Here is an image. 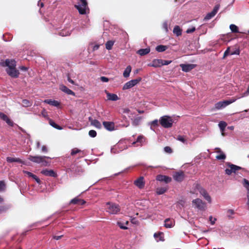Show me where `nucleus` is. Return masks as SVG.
Returning <instances> with one entry per match:
<instances>
[{
	"label": "nucleus",
	"mask_w": 249,
	"mask_h": 249,
	"mask_svg": "<svg viewBox=\"0 0 249 249\" xmlns=\"http://www.w3.org/2000/svg\"><path fill=\"white\" fill-rule=\"evenodd\" d=\"M46 159H50L51 158L45 156H31L29 155L28 159L33 162L41 164L42 166H46L50 164V162L46 160Z\"/></svg>",
	"instance_id": "1"
},
{
	"label": "nucleus",
	"mask_w": 249,
	"mask_h": 249,
	"mask_svg": "<svg viewBox=\"0 0 249 249\" xmlns=\"http://www.w3.org/2000/svg\"><path fill=\"white\" fill-rule=\"evenodd\" d=\"M75 7L78 10L79 14L81 15L86 14L87 11L89 10L87 0H77Z\"/></svg>",
	"instance_id": "2"
},
{
	"label": "nucleus",
	"mask_w": 249,
	"mask_h": 249,
	"mask_svg": "<svg viewBox=\"0 0 249 249\" xmlns=\"http://www.w3.org/2000/svg\"><path fill=\"white\" fill-rule=\"evenodd\" d=\"M159 122L162 127L168 128L172 126L174 121L171 117L165 115L160 118Z\"/></svg>",
	"instance_id": "3"
},
{
	"label": "nucleus",
	"mask_w": 249,
	"mask_h": 249,
	"mask_svg": "<svg viewBox=\"0 0 249 249\" xmlns=\"http://www.w3.org/2000/svg\"><path fill=\"white\" fill-rule=\"evenodd\" d=\"M107 211L110 214H117L120 211V207L119 205L111 202L107 203Z\"/></svg>",
	"instance_id": "4"
},
{
	"label": "nucleus",
	"mask_w": 249,
	"mask_h": 249,
	"mask_svg": "<svg viewBox=\"0 0 249 249\" xmlns=\"http://www.w3.org/2000/svg\"><path fill=\"white\" fill-rule=\"evenodd\" d=\"M192 205L195 209L203 211H205L207 207L206 203L199 198L193 200Z\"/></svg>",
	"instance_id": "5"
},
{
	"label": "nucleus",
	"mask_w": 249,
	"mask_h": 249,
	"mask_svg": "<svg viewBox=\"0 0 249 249\" xmlns=\"http://www.w3.org/2000/svg\"><path fill=\"white\" fill-rule=\"evenodd\" d=\"M237 99V98H232L228 100L218 102L214 105V107L217 110L225 108L230 104L234 102Z\"/></svg>",
	"instance_id": "6"
},
{
	"label": "nucleus",
	"mask_w": 249,
	"mask_h": 249,
	"mask_svg": "<svg viewBox=\"0 0 249 249\" xmlns=\"http://www.w3.org/2000/svg\"><path fill=\"white\" fill-rule=\"evenodd\" d=\"M195 190L196 191H197L199 192V193L204 197V198L208 201V202L211 203L212 201L211 197L207 193L206 190H205L202 187H201L200 185L196 184L195 185Z\"/></svg>",
	"instance_id": "7"
},
{
	"label": "nucleus",
	"mask_w": 249,
	"mask_h": 249,
	"mask_svg": "<svg viewBox=\"0 0 249 249\" xmlns=\"http://www.w3.org/2000/svg\"><path fill=\"white\" fill-rule=\"evenodd\" d=\"M127 148V146L126 144L123 141H120L116 145L111 149V152L113 153H116Z\"/></svg>",
	"instance_id": "8"
},
{
	"label": "nucleus",
	"mask_w": 249,
	"mask_h": 249,
	"mask_svg": "<svg viewBox=\"0 0 249 249\" xmlns=\"http://www.w3.org/2000/svg\"><path fill=\"white\" fill-rule=\"evenodd\" d=\"M142 80V78L139 77L138 78L133 79L126 82L123 86V89L126 90L129 89L138 84Z\"/></svg>",
	"instance_id": "9"
},
{
	"label": "nucleus",
	"mask_w": 249,
	"mask_h": 249,
	"mask_svg": "<svg viewBox=\"0 0 249 249\" xmlns=\"http://www.w3.org/2000/svg\"><path fill=\"white\" fill-rule=\"evenodd\" d=\"M7 74L13 78H17L19 74V71L15 68H7L6 70Z\"/></svg>",
	"instance_id": "10"
},
{
	"label": "nucleus",
	"mask_w": 249,
	"mask_h": 249,
	"mask_svg": "<svg viewBox=\"0 0 249 249\" xmlns=\"http://www.w3.org/2000/svg\"><path fill=\"white\" fill-rule=\"evenodd\" d=\"M103 125L105 128L109 131H112L115 130V124L113 122L104 121Z\"/></svg>",
	"instance_id": "11"
},
{
	"label": "nucleus",
	"mask_w": 249,
	"mask_h": 249,
	"mask_svg": "<svg viewBox=\"0 0 249 249\" xmlns=\"http://www.w3.org/2000/svg\"><path fill=\"white\" fill-rule=\"evenodd\" d=\"M185 178V175L182 171L177 172L173 175V178L178 182H181Z\"/></svg>",
	"instance_id": "12"
},
{
	"label": "nucleus",
	"mask_w": 249,
	"mask_h": 249,
	"mask_svg": "<svg viewBox=\"0 0 249 249\" xmlns=\"http://www.w3.org/2000/svg\"><path fill=\"white\" fill-rule=\"evenodd\" d=\"M182 71L185 72H188L195 68L196 65L193 64H181L179 65Z\"/></svg>",
	"instance_id": "13"
},
{
	"label": "nucleus",
	"mask_w": 249,
	"mask_h": 249,
	"mask_svg": "<svg viewBox=\"0 0 249 249\" xmlns=\"http://www.w3.org/2000/svg\"><path fill=\"white\" fill-rule=\"evenodd\" d=\"M41 173L47 177L55 178L57 177L56 173L53 170L43 169L41 171Z\"/></svg>",
	"instance_id": "14"
},
{
	"label": "nucleus",
	"mask_w": 249,
	"mask_h": 249,
	"mask_svg": "<svg viewBox=\"0 0 249 249\" xmlns=\"http://www.w3.org/2000/svg\"><path fill=\"white\" fill-rule=\"evenodd\" d=\"M134 184L138 187L139 189H142L144 187V178L142 177H141L135 180Z\"/></svg>",
	"instance_id": "15"
},
{
	"label": "nucleus",
	"mask_w": 249,
	"mask_h": 249,
	"mask_svg": "<svg viewBox=\"0 0 249 249\" xmlns=\"http://www.w3.org/2000/svg\"><path fill=\"white\" fill-rule=\"evenodd\" d=\"M148 66L154 68L160 67L162 66V59H155L151 63L148 64Z\"/></svg>",
	"instance_id": "16"
},
{
	"label": "nucleus",
	"mask_w": 249,
	"mask_h": 249,
	"mask_svg": "<svg viewBox=\"0 0 249 249\" xmlns=\"http://www.w3.org/2000/svg\"><path fill=\"white\" fill-rule=\"evenodd\" d=\"M156 179L160 181L165 182V183H169L172 180L170 177L162 175H158L157 176Z\"/></svg>",
	"instance_id": "17"
},
{
	"label": "nucleus",
	"mask_w": 249,
	"mask_h": 249,
	"mask_svg": "<svg viewBox=\"0 0 249 249\" xmlns=\"http://www.w3.org/2000/svg\"><path fill=\"white\" fill-rule=\"evenodd\" d=\"M0 118L5 121L10 126H13V122L8 117V116L2 112H0Z\"/></svg>",
	"instance_id": "18"
},
{
	"label": "nucleus",
	"mask_w": 249,
	"mask_h": 249,
	"mask_svg": "<svg viewBox=\"0 0 249 249\" xmlns=\"http://www.w3.org/2000/svg\"><path fill=\"white\" fill-rule=\"evenodd\" d=\"M89 121L90 122L91 125L98 129H101L102 127L101 123L96 119H93L91 117L89 118Z\"/></svg>",
	"instance_id": "19"
},
{
	"label": "nucleus",
	"mask_w": 249,
	"mask_h": 249,
	"mask_svg": "<svg viewBox=\"0 0 249 249\" xmlns=\"http://www.w3.org/2000/svg\"><path fill=\"white\" fill-rule=\"evenodd\" d=\"M145 142V138L142 135H139L136 141L133 142L132 145H134L136 143H138L137 146H142Z\"/></svg>",
	"instance_id": "20"
},
{
	"label": "nucleus",
	"mask_w": 249,
	"mask_h": 249,
	"mask_svg": "<svg viewBox=\"0 0 249 249\" xmlns=\"http://www.w3.org/2000/svg\"><path fill=\"white\" fill-rule=\"evenodd\" d=\"M6 160L8 162L11 163L13 162H17L22 163L23 164H26L25 162L19 158H12L11 157H8L6 158Z\"/></svg>",
	"instance_id": "21"
},
{
	"label": "nucleus",
	"mask_w": 249,
	"mask_h": 249,
	"mask_svg": "<svg viewBox=\"0 0 249 249\" xmlns=\"http://www.w3.org/2000/svg\"><path fill=\"white\" fill-rule=\"evenodd\" d=\"M79 154L80 157H83L86 155L85 152L84 151H82L77 148H73L71 151V154L72 156H73L76 154Z\"/></svg>",
	"instance_id": "22"
},
{
	"label": "nucleus",
	"mask_w": 249,
	"mask_h": 249,
	"mask_svg": "<svg viewBox=\"0 0 249 249\" xmlns=\"http://www.w3.org/2000/svg\"><path fill=\"white\" fill-rule=\"evenodd\" d=\"M23 172L24 174H26V175H27L29 177H31L33 179H34L38 184H40L41 183V181H40V179L36 175L33 174L31 172H30L27 171H25V170H23Z\"/></svg>",
	"instance_id": "23"
},
{
	"label": "nucleus",
	"mask_w": 249,
	"mask_h": 249,
	"mask_svg": "<svg viewBox=\"0 0 249 249\" xmlns=\"http://www.w3.org/2000/svg\"><path fill=\"white\" fill-rule=\"evenodd\" d=\"M106 92L107 93V99L108 100L116 101H117L118 100H119V98L116 94L109 93V92H107L106 90Z\"/></svg>",
	"instance_id": "24"
},
{
	"label": "nucleus",
	"mask_w": 249,
	"mask_h": 249,
	"mask_svg": "<svg viewBox=\"0 0 249 249\" xmlns=\"http://www.w3.org/2000/svg\"><path fill=\"white\" fill-rule=\"evenodd\" d=\"M5 65L7 67V68H15L16 66V62L13 59H6L5 60Z\"/></svg>",
	"instance_id": "25"
},
{
	"label": "nucleus",
	"mask_w": 249,
	"mask_h": 249,
	"mask_svg": "<svg viewBox=\"0 0 249 249\" xmlns=\"http://www.w3.org/2000/svg\"><path fill=\"white\" fill-rule=\"evenodd\" d=\"M86 203L85 201L83 199H81L77 197L71 199L70 201L71 204H80L81 205H84Z\"/></svg>",
	"instance_id": "26"
},
{
	"label": "nucleus",
	"mask_w": 249,
	"mask_h": 249,
	"mask_svg": "<svg viewBox=\"0 0 249 249\" xmlns=\"http://www.w3.org/2000/svg\"><path fill=\"white\" fill-rule=\"evenodd\" d=\"M175 225L174 220L170 219V218H166L164 220V226L167 228H171L173 227Z\"/></svg>",
	"instance_id": "27"
},
{
	"label": "nucleus",
	"mask_w": 249,
	"mask_h": 249,
	"mask_svg": "<svg viewBox=\"0 0 249 249\" xmlns=\"http://www.w3.org/2000/svg\"><path fill=\"white\" fill-rule=\"evenodd\" d=\"M60 89L66 93L67 94H69V95H75V93L73 91H72L70 89H69V88H68L66 86H64V85H62L60 87Z\"/></svg>",
	"instance_id": "28"
},
{
	"label": "nucleus",
	"mask_w": 249,
	"mask_h": 249,
	"mask_svg": "<svg viewBox=\"0 0 249 249\" xmlns=\"http://www.w3.org/2000/svg\"><path fill=\"white\" fill-rule=\"evenodd\" d=\"M217 153H220V154L216 156V159L218 160H223L226 159V155L221 151L219 148H216Z\"/></svg>",
	"instance_id": "29"
},
{
	"label": "nucleus",
	"mask_w": 249,
	"mask_h": 249,
	"mask_svg": "<svg viewBox=\"0 0 249 249\" xmlns=\"http://www.w3.org/2000/svg\"><path fill=\"white\" fill-rule=\"evenodd\" d=\"M150 51V49L149 48H146L145 49H141L137 51V53L140 54L141 56L146 55L148 54Z\"/></svg>",
	"instance_id": "30"
},
{
	"label": "nucleus",
	"mask_w": 249,
	"mask_h": 249,
	"mask_svg": "<svg viewBox=\"0 0 249 249\" xmlns=\"http://www.w3.org/2000/svg\"><path fill=\"white\" fill-rule=\"evenodd\" d=\"M227 125V123L224 121H221L218 124L219 127L220 129L222 135L223 136H224V131H225V128H226Z\"/></svg>",
	"instance_id": "31"
},
{
	"label": "nucleus",
	"mask_w": 249,
	"mask_h": 249,
	"mask_svg": "<svg viewBox=\"0 0 249 249\" xmlns=\"http://www.w3.org/2000/svg\"><path fill=\"white\" fill-rule=\"evenodd\" d=\"M44 102L54 107H58L59 105V103L58 101L55 100H52L51 99L45 100Z\"/></svg>",
	"instance_id": "32"
},
{
	"label": "nucleus",
	"mask_w": 249,
	"mask_h": 249,
	"mask_svg": "<svg viewBox=\"0 0 249 249\" xmlns=\"http://www.w3.org/2000/svg\"><path fill=\"white\" fill-rule=\"evenodd\" d=\"M131 71V67L129 65L127 66V67L124 70V72H123V76L125 78H127L129 76L130 73Z\"/></svg>",
	"instance_id": "33"
},
{
	"label": "nucleus",
	"mask_w": 249,
	"mask_h": 249,
	"mask_svg": "<svg viewBox=\"0 0 249 249\" xmlns=\"http://www.w3.org/2000/svg\"><path fill=\"white\" fill-rule=\"evenodd\" d=\"M71 30L70 29L62 30L59 32V35L62 36H66L71 34Z\"/></svg>",
	"instance_id": "34"
},
{
	"label": "nucleus",
	"mask_w": 249,
	"mask_h": 249,
	"mask_svg": "<svg viewBox=\"0 0 249 249\" xmlns=\"http://www.w3.org/2000/svg\"><path fill=\"white\" fill-rule=\"evenodd\" d=\"M173 33L177 35V36H179L182 34V30L177 25L175 26L173 29Z\"/></svg>",
	"instance_id": "35"
},
{
	"label": "nucleus",
	"mask_w": 249,
	"mask_h": 249,
	"mask_svg": "<svg viewBox=\"0 0 249 249\" xmlns=\"http://www.w3.org/2000/svg\"><path fill=\"white\" fill-rule=\"evenodd\" d=\"M168 188L166 187H159L157 188L156 193L158 195H162L166 192Z\"/></svg>",
	"instance_id": "36"
},
{
	"label": "nucleus",
	"mask_w": 249,
	"mask_h": 249,
	"mask_svg": "<svg viewBox=\"0 0 249 249\" xmlns=\"http://www.w3.org/2000/svg\"><path fill=\"white\" fill-rule=\"evenodd\" d=\"M167 49L166 46L160 45L156 47V50L158 52H163Z\"/></svg>",
	"instance_id": "37"
},
{
	"label": "nucleus",
	"mask_w": 249,
	"mask_h": 249,
	"mask_svg": "<svg viewBox=\"0 0 249 249\" xmlns=\"http://www.w3.org/2000/svg\"><path fill=\"white\" fill-rule=\"evenodd\" d=\"M49 124L52 126L57 129L61 130L62 129V128L60 126L57 125L55 123V122L53 121L51 119H49Z\"/></svg>",
	"instance_id": "38"
},
{
	"label": "nucleus",
	"mask_w": 249,
	"mask_h": 249,
	"mask_svg": "<svg viewBox=\"0 0 249 249\" xmlns=\"http://www.w3.org/2000/svg\"><path fill=\"white\" fill-rule=\"evenodd\" d=\"M229 166L231 169L232 173H235L236 171L241 169V167L232 164H229Z\"/></svg>",
	"instance_id": "39"
},
{
	"label": "nucleus",
	"mask_w": 249,
	"mask_h": 249,
	"mask_svg": "<svg viewBox=\"0 0 249 249\" xmlns=\"http://www.w3.org/2000/svg\"><path fill=\"white\" fill-rule=\"evenodd\" d=\"M132 124L134 125V126H138L140 124V122H141V117H136V118H135L134 119H132Z\"/></svg>",
	"instance_id": "40"
},
{
	"label": "nucleus",
	"mask_w": 249,
	"mask_h": 249,
	"mask_svg": "<svg viewBox=\"0 0 249 249\" xmlns=\"http://www.w3.org/2000/svg\"><path fill=\"white\" fill-rule=\"evenodd\" d=\"M230 28L232 33H237L239 32L238 27L234 24H231L230 26Z\"/></svg>",
	"instance_id": "41"
},
{
	"label": "nucleus",
	"mask_w": 249,
	"mask_h": 249,
	"mask_svg": "<svg viewBox=\"0 0 249 249\" xmlns=\"http://www.w3.org/2000/svg\"><path fill=\"white\" fill-rule=\"evenodd\" d=\"M114 43V41L112 40L108 41L106 44V48L107 50H110L112 49V46Z\"/></svg>",
	"instance_id": "42"
},
{
	"label": "nucleus",
	"mask_w": 249,
	"mask_h": 249,
	"mask_svg": "<svg viewBox=\"0 0 249 249\" xmlns=\"http://www.w3.org/2000/svg\"><path fill=\"white\" fill-rule=\"evenodd\" d=\"M162 233L159 232V233H155L154 234V237L156 239L157 241H163V237H162Z\"/></svg>",
	"instance_id": "43"
},
{
	"label": "nucleus",
	"mask_w": 249,
	"mask_h": 249,
	"mask_svg": "<svg viewBox=\"0 0 249 249\" xmlns=\"http://www.w3.org/2000/svg\"><path fill=\"white\" fill-rule=\"evenodd\" d=\"M22 106L24 107H30L32 105V102L26 99H24L22 101Z\"/></svg>",
	"instance_id": "44"
},
{
	"label": "nucleus",
	"mask_w": 249,
	"mask_h": 249,
	"mask_svg": "<svg viewBox=\"0 0 249 249\" xmlns=\"http://www.w3.org/2000/svg\"><path fill=\"white\" fill-rule=\"evenodd\" d=\"M117 224L122 229H123V230L127 229V227L126 226H125L124 225V223L122 222L118 221L117 223Z\"/></svg>",
	"instance_id": "45"
},
{
	"label": "nucleus",
	"mask_w": 249,
	"mask_h": 249,
	"mask_svg": "<svg viewBox=\"0 0 249 249\" xmlns=\"http://www.w3.org/2000/svg\"><path fill=\"white\" fill-rule=\"evenodd\" d=\"M214 16V14L212 13V12H210L208 13L206 16L204 18V20H208L210 19H211L212 18H213Z\"/></svg>",
	"instance_id": "46"
},
{
	"label": "nucleus",
	"mask_w": 249,
	"mask_h": 249,
	"mask_svg": "<svg viewBox=\"0 0 249 249\" xmlns=\"http://www.w3.org/2000/svg\"><path fill=\"white\" fill-rule=\"evenodd\" d=\"M219 8H220V5L216 4V5H215L213 11L211 12L212 13H213V14H214V15L215 16L216 15V14L217 13L218 10L219 9Z\"/></svg>",
	"instance_id": "47"
},
{
	"label": "nucleus",
	"mask_w": 249,
	"mask_h": 249,
	"mask_svg": "<svg viewBox=\"0 0 249 249\" xmlns=\"http://www.w3.org/2000/svg\"><path fill=\"white\" fill-rule=\"evenodd\" d=\"M219 8H220V5L216 4V5H215L213 11L211 12L212 13H213V14H214V15L215 16L216 15V14L217 13L218 10L219 9Z\"/></svg>",
	"instance_id": "48"
},
{
	"label": "nucleus",
	"mask_w": 249,
	"mask_h": 249,
	"mask_svg": "<svg viewBox=\"0 0 249 249\" xmlns=\"http://www.w3.org/2000/svg\"><path fill=\"white\" fill-rule=\"evenodd\" d=\"M177 140L181 142H183L184 143H187V141H186V139L183 136H180V135L178 136L177 138Z\"/></svg>",
	"instance_id": "49"
},
{
	"label": "nucleus",
	"mask_w": 249,
	"mask_h": 249,
	"mask_svg": "<svg viewBox=\"0 0 249 249\" xmlns=\"http://www.w3.org/2000/svg\"><path fill=\"white\" fill-rule=\"evenodd\" d=\"M89 136L91 138H94L97 135V133L96 131L94 130H91L89 132Z\"/></svg>",
	"instance_id": "50"
},
{
	"label": "nucleus",
	"mask_w": 249,
	"mask_h": 249,
	"mask_svg": "<svg viewBox=\"0 0 249 249\" xmlns=\"http://www.w3.org/2000/svg\"><path fill=\"white\" fill-rule=\"evenodd\" d=\"M159 121L158 120H155L151 122V129L152 127H155L158 125Z\"/></svg>",
	"instance_id": "51"
},
{
	"label": "nucleus",
	"mask_w": 249,
	"mask_h": 249,
	"mask_svg": "<svg viewBox=\"0 0 249 249\" xmlns=\"http://www.w3.org/2000/svg\"><path fill=\"white\" fill-rule=\"evenodd\" d=\"M164 151L165 153L170 154L172 152V149L169 146H165L164 148Z\"/></svg>",
	"instance_id": "52"
},
{
	"label": "nucleus",
	"mask_w": 249,
	"mask_h": 249,
	"mask_svg": "<svg viewBox=\"0 0 249 249\" xmlns=\"http://www.w3.org/2000/svg\"><path fill=\"white\" fill-rule=\"evenodd\" d=\"M244 187L246 188L248 192H249V181L248 180L244 179Z\"/></svg>",
	"instance_id": "53"
},
{
	"label": "nucleus",
	"mask_w": 249,
	"mask_h": 249,
	"mask_svg": "<svg viewBox=\"0 0 249 249\" xmlns=\"http://www.w3.org/2000/svg\"><path fill=\"white\" fill-rule=\"evenodd\" d=\"M162 27L165 30L166 32H167L168 31V22L167 21H165L163 24H162Z\"/></svg>",
	"instance_id": "54"
},
{
	"label": "nucleus",
	"mask_w": 249,
	"mask_h": 249,
	"mask_svg": "<svg viewBox=\"0 0 249 249\" xmlns=\"http://www.w3.org/2000/svg\"><path fill=\"white\" fill-rule=\"evenodd\" d=\"M41 152L43 153H47L48 152L47 147L46 145L42 146Z\"/></svg>",
	"instance_id": "55"
},
{
	"label": "nucleus",
	"mask_w": 249,
	"mask_h": 249,
	"mask_svg": "<svg viewBox=\"0 0 249 249\" xmlns=\"http://www.w3.org/2000/svg\"><path fill=\"white\" fill-rule=\"evenodd\" d=\"M234 212L232 210H228L227 212V216L229 218H231V216L233 214Z\"/></svg>",
	"instance_id": "56"
},
{
	"label": "nucleus",
	"mask_w": 249,
	"mask_h": 249,
	"mask_svg": "<svg viewBox=\"0 0 249 249\" xmlns=\"http://www.w3.org/2000/svg\"><path fill=\"white\" fill-rule=\"evenodd\" d=\"M5 187V184L3 181H0V191H3L4 190Z\"/></svg>",
	"instance_id": "57"
},
{
	"label": "nucleus",
	"mask_w": 249,
	"mask_h": 249,
	"mask_svg": "<svg viewBox=\"0 0 249 249\" xmlns=\"http://www.w3.org/2000/svg\"><path fill=\"white\" fill-rule=\"evenodd\" d=\"M195 30H196V28L195 27H192L190 28H188L186 30V33L187 34H190V33L194 32Z\"/></svg>",
	"instance_id": "58"
},
{
	"label": "nucleus",
	"mask_w": 249,
	"mask_h": 249,
	"mask_svg": "<svg viewBox=\"0 0 249 249\" xmlns=\"http://www.w3.org/2000/svg\"><path fill=\"white\" fill-rule=\"evenodd\" d=\"M209 218L212 225H213L216 220V219L215 218H213L212 216H210Z\"/></svg>",
	"instance_id": "59"
},
{
	"label": "nucleus",
	"mask_w": 249,
	"mask_h": 249,
	"mask_svg": "<svg viewBox=\"0 0 249 249\" xmlns=\"http://www.w3.org/2000/svg\"><path fill=\"white\" fill-rule=\"evenodd\" d=\"M230 49L229 47H228L227 50L225 51L224 53L223 57H225L226 56H228V55L230 54Z\"/></svg>",
	"instance_id": "60"
},
{
	"label": "nucleus",
	"mask_w": 249,
	"mask_h": 249,
	"mask_svg": "<svg viewBox=\"0 0 249 249\" xmlns=\"http://www.w3.org/2000/svg\"><path fill=\"white\" fill-rule=\"evenodd\" d=\"M172 62L171 60H162V66L163 65H168Z\"/></svg>",
	"instance_id": "61"
},
{
	"label": "nucleus",
	"mask_w": 249,
	"mask_h": 249,
	"mask_svg": "<svg viewBox=\"0 0 249 249\" xmlns=\"http://www.w3.org/2000/svg\"><path fill=\"white\" fill-rule=\"evenodd\" d=\"M101 81L103 82H107L109 81V79L105 76H101L100 77Z\"/></svg>",
	"instance_id": "62"
},
{
	"label": "nucleus",
	"mask_w": 249,
	"mask_h": 249,
	"mask_svg": "<svg viewBox=\"0 0 249 249\" xmlns=\"http://www.w3.org/2000/svg\"><path fill=\"white\" fill-rule=\"evenodd\" d=\"M225 173L226 174H227L228 175H230L232 173V172L231 168H230V169L227 168L225 170Z\"/></svg>",
	"instance_id": "63"
},
{
	"label": "nucleus",
	"mask_w": 249,
	"mask_h": 249,
	"mask_svg": "<svg viewBox=\"0 0 249 249\" xmlns=\"http://www.w3.org/2000/svg\"><path fill=\"white\" fill-rule=\"evenodd\" d=\"M247 198H248L247 205H248L249 210V192H248V193H247Z\"/></svg>",
	"instance_id": "64"
}]
</instances>
